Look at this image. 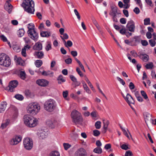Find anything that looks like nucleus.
Instances as JSON below:
<instances>
[{
	"instance_id": "4",
	"label": "nucleus",
	"mask_w": 156,
	"mask_h": 156,
	"mask_svg": "<svg viewBox=\"0 0 156 156\" xmlns=\"http://www.w3.org/2000/svg\"><path fill=\"white\" fill-rule=\"evenodd\" d=\"M56 106L55 101L53 99H50L45 102L44 104V108L46 110L52 112L55 109Z\"/></svg>"
},
{
	"instance_id": "48",
	"label": "nucleus",
	"mask_w": 156,
	"mask_h": 156,
	"mask_svg": "<svg viewBox=\"0 0 156 156\" xmlns=\"http://www.w3.org/2000/svg\"><path fill=\"white\" fill-rule=\"evenodd\" d=\"M63 146L64 149L66 150H68V149L70 148L71 146L70 144L67 143H64L63 144Z\"/></svg>"
},
{
	"instance_id": "26",
	"label": "nucleus",
	"mask_w": 156,
	"mask_h": 156,
	"mask_svg": "<svg viewBox=\"0 0 156 156\" xmlns=\"http://www.w3.org/2000/svg\"><path fill=\"white\" fill-rule=\"evenodd\" d=\"M18 115V110L16 108H14L13 112V114L12 116V122L17 118Z\"/></svg>"
},
{
	"instance_id": "12",
	"label": "nucleus",
	"mask_w": 156,
	"mask_h": 156,
	"mask_svg": "<svg viewBox=\"0 0 156 156\" xmlns=\"http://www.w3.org/2000/svg\"><path fill=\"white\" fill-rule=\"evenodd\" d=\"M75 156H87L86 151L83 148H80L75 152Z\"/></svg>"
},
{
	"instance_id": "41",
	"label": "nucleus",
	"mask_w": 156,
	"mask_h": 156,
	"mask_svg": "<svg viewBox=\"0 0 156 156\" xmlns=\"http://www.w3.org/2000/svg\"><path fill=\"white\" fill-rule=\"evenodd\" d=\"M101 122L99 121L96 122L95 124V126L97 129H99L101 127Z\"/></svg>"
},
{
	"instance_id": "13",
	"label": "nucleus",
	"mask_w": 156,
	"mask_h": 156,
	"mask_svg": "<svg viewBox=\"0 0 156 156\" xmlns=\"http://www.w3.org/2000/svg\"><path fill=\"white\" fill-rule=\"evenodd\" d=\"M36 83L39 86L43 87L47 86L49 83L48 81L44 79L37 80H36Z\"/></svg>"
},
{
	"instance_id": "20",
	"label": "nucleus",
	"mask_w": 156,
	"mask_h": 156,
	"mask_svg": "<svg viewBox=\"0 0 156 156\" xmlns=\"http://www.w3.org/2000/svg\"><path fill=\"white\" fill-rule=\"evenodd\" d=\"M34 55L36 56L37 58L39 59L43 58L44 55V52L42 51H35Z\"/></svg>"
},
{
	"instance_id": "43",
	"label": "nucleus",
	"mask_w": 156,
	"mask_h": 156,
	"mask_svg": "<svg viewBox=\"0 0 156 156\" xmlns=\"http://www.w3.org/2000/svg\"><path fill=\"white\" fill-rule=\"evenodd\" d=\"M73 45V43L70 40L67 41L65 45V46L67 48L68 47H71Z\"/></svg>"
},
{
	"instance_id": "53",
	"label": "nucleus",
	"mask_w": 156,
	"mask_h": 156,
	"mask_svg": "<svg viewBox=\"0 0 156 156\" xmlns=\"http://www.w3.org/2000/svg\"><path fill=\"white\" fill-rule=\"evenodd\" d=\"M133 155V153L130 151H126L125 154V156H132Z\"/></svg>"
},
{
	"instance_id": "31",
	"label": "nucleus",
	"mask_w": 156,
	"mask_h": 156,
	"mask_svg": "<svg viewBox=\"0 0 156 156\" xmlns=\"http://www.w3.org/2000/svg\"><path fill=\"white\" fill-rule=\"evenodd\" d=\"M10 120L9 119H6L5 122L2 123L1 126V128L2 129H4L6 127V126L9 124Z\"/></svg>"
},
{
	"instance_id": "63",
	"label": "nucleus",
	"mask_w": 156,
	"mask_h": 156,
	"mask_svg": "<svg viewBox=\"0 0 156 156\" xmlns=\"http://www.w3.org/2000/svg\"><path fill=\"white\" fill-rule=\"evenodd\" d=\"M123 12L126 17H128L129 16V12L128 10L124 9L123 10Z\"/></svg>"
},
{
	"instance_id": "27",
	"label": "nucleus",
	"mask_w": 156,
	"mask_h": 156,
	"mask_svg": "<svg viewBox=\"0 0 156 156\" xmlns=\"http://www.w3.org/2000/svg\"><path fill=\"white\" fill-rule=\"evenodd\" d=\"M42 74L43 76H48L51 77L53 76V73L51 72L50 71H44L42 72Z\"/></svg>"
},
{
	"instance_id": "30",
	"label": "nucleus",
	"mask_w": 156,
	"mask_h": 156,
	"mask_svg": "<svg viewBox=\"0 0 156 156\" xmlns=\"http://www.w3.org/2000/svg\"><path fill=\"white\" fill-rule=\"evenodd\" d=\"M57 80H58V84H61L62 83L66 81L62 75H60L58 76Z\"/></svg>"
},
{
	"instance_id": "24",
	"label": "nucleus",
	"mask_w": 156,
	"mask_h": 156,
	"mask_svg": "<svg viewBox=\"0 0 156 156\" xmlns=\"http://www.w3.org/2000/svg\"><path fill=\"white\" fill-rule=\"evenodd\" d=\"M7 104L5 102H3L0 104V113L3 112L5 110Z\"/></svg>"
},
{
	"instance_id": "59",
	"label": "nucleus",
	"mask_w": 156,
	"mask_h": 156,
	"mask_svg": "<svg viewBox=\"0 0 156 156\" xmlns=\"http://www.w3.org/2000/svg\"><path fill=\"white\" fill-rule=\"evenodd\" d=\"M90 115L92 117L96 118L97 117V112L93 111L91 113Z\"/></svg>"
},
{
	"instance_id": "25",
	"label": "nucleus",
	"mask_w": 156,
	"mask_h": 156,
	"mask_svg": "<svg viewBox=\"0 0 156 156\" xmlns=\"http://www.w3.org/2000/svg\"><path fill=\"white\" fill-rule=\"evenodd\" d=\"M15 60L16 61L17 63L19 65L21 66L23 65V61L21 57H18L16 56H15Z\"/></svg>"
},
{
	"instance_id": "44",
	"label": "nucleus",
	"mask_w": 156,
	"mask_h": 156,
	"mask_svg": "<svg viewBox=\"0 0 156 156\" xmlns=\"http://www.w3.org/2000/svg\"><path fill=\"white\" fill-rule=\"evenodd\" d=\"M76 71L80 77H82L83 76V73H82L79 67L76 68Z\"/></svg>"
},
{
	"instance_id": "5",
	"label": "nucleus",
	"mask_w": 156,
	"mask_h": 156,
	"mask_svg": "<svg viewBox=\"0 0 156 156\" xmlns=\"http://www.w3.org/2000/svg\"><path fill=\"white\" fill-rule=\"evenodd\" d=\"M40 109V106L35 103H31L29 104L27 107V112L33 115L36 114Z\"/></svg>"
},
{
	"instance_id": "22",
	"label": "nucleus",
	"mask_w": 156,
	"mask_h": 156,
	"mask_svg": "<svg viewBox=\"0 0 156 156\" xmlns=\"http://www.w3.org/2000/svg\"><path fill=\"white\" fill-rule=\"evenodd\" d=\"M47 133L44 131L41 130V132L38 133V136L40 139H44L47 136Z\"/></svg>"
},
{
	"instance_id": "49",
	"label": "nucleus",
	"mask_w": 156,
	"mask_h": 156,
	"mask_svg": "<svg viewBox=\"0 0 156 156\" xmlns=\"http://www.w3.org/2000/svg\"><path fill=\"white\" fill-rule=\"evenodd\" d=\"M144 24L147 25L150 24V19L149 18H146L144 20Z\"/></svg>"
},
{
	"instance_id": "28",
	"label": "nucleus",
	"mask_w": 156,
	"mask_h": 156,
	"mask_svg": "<svg viewBox=\"0 0 156 156\" xmlns=\"http://www.w3.org/2000/svg\"><path fill=\"white\" fill-rule=\"evenodd\" d=\"M51 33L50 32L47 31H42L41 33V37H48L50 36Z\"/></svg>"
},
{
	"instance_id": "2",
	"label": "nucleus",
	"mask_w": 156,
	"mask_h": 156,
	"mask_svg": "<svg viewBox=\"0 0 156 156\" xmlns=\"http://www.w3.org/2000/svg\"><path fill=\"white\" fill-rule=\"evenodd\" d=\"M23 121L25 124L29 127L36 126L38 123V121L35 118L30 115H26L24 116Z\"/></svg>"
},
{
	"instance_id": "56",
	"label": "nucleus",
	"mask_w": 156,
	"mask_h": 156,
	"mask_svg": "<svg viewBox=\"0 0 156 156\" xmlns=\"http://www.w3.org/2000/svg\"><path fill=\"white\" fill-rule=\"evenodd\" d=\"M65 62L68 64H70L72 63V59L71 58H68L65 60Z\"/></svg>"
},
{
	"instance_id": "60",
	"label": "nucleus",
	"mask_w": 156,
	"mask_h": 156,
	"mask_svg": "<svg viewBox=\"0 0 156 156\" xmlns=\"http://www.w3.org/2000/svg\"><path fill=\"white\" fill-rule=\"evenodd\" d=\"M1 39L4 42H6L7 41L6 38L3 35L0 36Z\"/></svg>"
},
{
	"instance_id": "14",
	"label": "nucleus",
	"mask_w": 156,
	"mask_h": 156,
	"mask_svg": "<svg viewBox=\"0 0 156 156\" xmlns=\"http://www.w3.org/2000/svg\"><path fill=\"white\" fill-rule=\"evenodd\" d=\"M125 101L130 106V104H134V101L132 97L129 94H127L126 97L123 96Z\"/></svg>"
},
{
	"instance_id": "6",
	"label": "nucleus",
	"mask_w": 156,
	"mask_h": 156,
	"mask_svg": "<svg viewBox=\"0 0 156 156\" xmlns=\"http://www.w3.org/2000/svg\"><path fill=\"white\" fill-rule=\"evenodd\" d=\"M11 61L9 57L6 54L2 53L0 55V65L6 67H9Z\"/></svg>"
},
{
	"instance_id": "62",
	"label": "nucleus",
	"mask_w": 156,
	"mask_h": 156,
	"mask_svg": "<svg viewBox=\"0 0 156 156\" xmlns=\"http://www.w3.org/2000/svg\"><path fill=\"white\" fill-rule=\"evenodd\" d=\"M22 55L24 57H25L26 56V50L25 48H23L21 51Z\"/></svg>"
},
{
	"instance_id": "47",
	"label": "nucleus",
	"mask_w": 156,
	"mask_h": 156,
	"mask_svg": "<svg viewBox=\"0 0 156 156\" xmlns=\"http://www.w3.org/2000/svg\"><path fill=\"white\" fill-rule=\"evenodd\" d=\"M149 43L151 47H154L156 44V42L152 39H151L149 40Z\"/></svg>"
},
{
	"instance_id": "58",
	"label": "nucleus",
	"mask_w": 156,
	"mask_h": 156,
	"mask_svg": "<svg viewBox=\"0 0 156 156\" xmlns=\"http://www.w3.org/2000/svg\"><path fill=\"white\" fill-rule=\"evenodd\" d=\"M141 43L143 46H146L148 44L147 41L145 40H141Z\"/></svg>"
},
{
	"instance_id": "8",
	"label": "nucleus",
	"mask_w": 156,
	"mask_h": 156,
	"mask_svg": "<svg viewBox=\"0 0 156 156\" xmlns=\"http://www.w3.org/2000/svg\"><path fill=\"white\" fill-rule=\"evenodd\" d=\"M27 33L29 36L31 38L35 41H37L38 37V34L35 29L29 28Z\"/></svg>"
},
{
	"instance_id": "17",
	"label": "nucleus",
	"mask_w": 156,
	"mask_h": 156,
	"mask_svg": "<svg viewBox=\"0 0 156 156\" xmlns=\"http://www.w3.org/2000/svg\"><path fill=\"white\" fill-rule=\"evenodd\" d=\"M111 10L109 14L111 16H116V14L118 13V8L115 5H112L111 6Z\"/></svg>"
},
{
	"instance_id": "51",
	"label": "nucleus",
	"mask_w": 156,
	"mask_h": 156,
	"mask_svg": "<svg viewBox=\"0 0 156 156\" xmlns=\"http://www.w3.org/2000/svg\"><path fill=\"white\" fill-rule=\"evenodd\" d=\"M117 80L121 83L122 85H124L125 84V82L122 79L119 77H117Z\"/></svg>"
},
{
	"instance_id": "9",
	"label": "nucleus",
	"mask_w": 156,
	"mask_h": 156,
	"mask_svg": "<svg viewBox=\"0 0 156 156\" xmlns=\"http://www.w3.org/2000/svg\"><path fill=\"white\" fill-rule=\"evenodd\" d=\"M126 28L129 31L134 32L135 29L134 22L132 20L128 21L126 25Z\"/></svg>"
},
{
	"instance_id": "40",
	"label": "nucleus",
	"mask_w": 156,
	"mask_h": 156,
	"mask_svg": "<svg viewBox=\"0 0 156 156\" xmlns=\"http://www.w3.org/2000/svg\"><path fill=\"white\" fill-rule=\"evenodd\" d=\"M154 65L152 62H150L148 64H147L145 67L147 69H151L153 67Z\"/></svg>"
},
{
	"instance_id": "15",
	"label": "nucleus",
	"mask_w": 156,
	"mask_h": 156,
	"mask_svg": "<svg viewBox=\"0 0 156 156\" xmlns=\"http://www.w3.org/2000/svg\"><path fill=\"white\" fill-rule=\"evenodd\" d=\"M10 1V0L7 1L4 5L5 9L9 13H11L12 12L13 7L9 3V2Z\"/></svg>"
},
{
	"instance_id": "54",
	"label": "nucleus",
	"mask_w": 156,
	"mask_h": 156,
	"mask_svg": "<svg viewBox=\"0 0 156 156\" xmlns=\"http://www.w3.org/2000/svg\"><path fill=\"white\" fill-rule=\"evenodd\" d=\"M133 11L136 14H138L140 12L139 8L137 7H135Z\"/></svg>"
},
{
	"instance_id": "55",
	"label": "nucleus",
	"mask_w": 156,
	"mask_h": 156,
	"mask_svg": "<svg viewBox=\"0 0 156 156\" xmlns=\"http://www.w3.org/2000/svg\"><path fill=\"white\" fill-rule=\"evenodd\" d=\"M119 32L121 34L123 35L124 34H126V29L124 27V28H122L120 30Z\"/></svg>"
},
{
	"instance_id": "19",
	"label": "nucleus",
	"mask_w": 156,
	"mask_h": 156,
	"mask_svg": "<svg viewBox=\"0 0 156 156\" xmlns=\"http://www.w3.org/2000/svg\"><path fill=\"white\" fill-rule=\"evenodd\" d=\"M70 78L71 80L74 83L75 87L80 85V83L77 81L76 78L73 75H70Z\"/></svg>"
},
{
	"instance_id": "39",
	"label": "nucleus",
	"mask_w": 156,
	"mask_h": 156,
	"mask_svg": "<svg viewBox=\"0 0 156 156\" xmlns=\"http://www.w3.org/2000/svg\"><path fill=\"white\" fill-rule=\"evenodd\" d=\"M20 76L21 79L23 80H24L26 78V73L25 72L22 71H21L20 74Z\"/></svg>"
},
{
	"instance_id": "32",
	"label": "nucleus",
	"mask_w": 156,
	"mask_h": 156,
	"mask_svg": "<svg viewBox=\"0 0 156 156\" xmlns=\"http://www.w3.org/2000/svg\"><path fill=\"white\" fill-rule=\"evenodd\" d=\"M104 124L103 128L104 129V133H105L106 131L107 130L108 126L109 124V122L108 121H106L105 122L104 119L103 120Z\"/></svg>"
},
{
	"instance_id": "16",
	"label": "nucleus",
	"mask_w": 156,
	"mask_h": 156,
	"mask_svg": "<svg viewBox=\"0 0 156 156\" xmlns=\"http://www.w3.org/2000/svg\"><path fill=\"white\" fill-rule=\"evenodd\" d=\"M47 125L51 128L55 127V126L57 124V122L54 119H49L46 122Z\"/></svg>"
},
{
	"instance_id": "3",
	"label": "nucleus",
	"mask_w": 156,
	"mask_h": 156,
	"mask_svg": "<svg viewBox=\"0 0 156 156\" xmlns=\"http://www.w3.org/2000/svg\"><path fill=\"white\" fill-rule=\"evenodd\" d=\"M73 121L76 124L81 125L83 122V118L81 113L76 110L72 112L71 114Z\"/></svg>"
},
{
	"instance_id": "1",
	"label": "nucleus",
	"mask_w": 156,
	"mask_h": 156,
	"mask_svg": "<svg viewBox=\"0 0 156 156\" xmlns=\"http://www.w3.org/2000/svg\"><path fill=\"white\" fill-rule=\"evenodd\" d=\"M25 11L29 13L34 14L35 11L34 3L32 0H25L21 4Z\"/></svg>"
},
{
	"instance_id": "46",
	"label": "nucleus",
	"mask_w": 156,
	"mask_h": 156,
	"mask_svg": "<svg viewBox=\"0 0 156 156\" xmlns=\"http://www.w3.org/2000/svg\"><path fill=\"white\" fill-rule=\"evenodd\" d=\"M93 135L94 136H97L99 135L100 132L97 130H94L93 131Z\"/></svg>"
},
{
	"instance_id": "21",
	"label": "nucleus",
	"mask_w": 156,
	"mask_h": 156,
	"mask_svg": "<svg viewBox=\"0 0 156 156\" xmlns=\"http://www.w3.org/2000/svg\"><path fill=\"white\" fill-rule=\"evenodd\" d=\"M145 120L146 123L147 125V124H150L151 123H153L154 120L152 119L151 116L149 114L148 115H146L144 118Z\"/></svg>"
},
{
	"instance_id": "37",
	"label": "nucleus",
	"mask_w": 156,
	"mask_h": 156,
	"mask_svg": "<svg viewBox=\"0 0 156 156\" xmlns=\"http://www.w3.org/2000/svg\"><path fill=\"white\" fill-rule=\"evenodd\" d=\"M140 93L141 95L143 96L144 98L145 99L147 100L148 101H149V99H148L147 96L144 90H141L140 91Z\"/></svg>"
},
{
	"instance_id": "64",
	"label": "nucleus",
	"mask_w": 156,
	"mask_h": 156,
	"mask_svg": "<svg viewBox=\"0 0 156 156\" xmlns=\"http://www.w3.org/2000/svg\"><path fill=\"white\" fill-rule=\"evenodd\" d=\"M71 54L73 57H76L77 55V52L76 51H72L71 52Z\"/></svg>"
},
{
	"instance_id": "7",
	"label": "nucleus",
	"mask_w": 156,
	"mask_h": 156,
	"mask_svg": "<svg viewBox=\"0 0 156 156\" xmlns=\"http://www.w3.org/2000/svg\"><path fill=\"white\" fill-rule=\"evenodd\" d=\"M23 145L26 149L28 150L31 149L33 146L32 140L29 138H25L23 140Z\"/></svg>"
},
{
	"instance_id": "61",
	"label": "nucleus",
	"mask_w": 156,
	"mask_h": 156,
	"mask_svg": "<svg viewBox=\"0 0 156 156\" xmlns=\"http://www.w3.org/2000/svg\"><path fill=\"white\" fill-rule=\"evenodd\" d=\"M129 87L130 90H133L135 86L133 83L131 82L129 84Z\"/></svg>"
},
{
	"instance_id": "34",
	"label": "nucleus",
	"mask_w": 156,
	"mask_h": 156,
	"mask_svg": "<svg viewBox=\"0 0 156 156\" xmlns=\"http://www.w3.org/2000/svg\"><path fill=\"white\" fill-rule=\"evenodd\" d=\"M42 61L40 60H37L35 62V64L37 67H40L42 64Z\"/></svg>"
},
{
	"instance_id": "57",
	"label": "nucleus",
	"mask_w": 156,
	"mask_h": 156,
	"mask_svg": "<svg viewBox=\"0 0 156 156\" xmlns=\"http://www.w3.org/2000/svg\"><path fill=\"white\" fill-rule=\"evenodd\" d=\"M126 19L124 18L120 19V22L122 24H125L126 23Z\"/></svg>"
},
{
	"instance_id": "50",
	"label": "nucleus",
	"mask_w": 156,
	"mask_h": 156,
	"mask_svg": "<svg viewBox=\"0 0 156 156\" xmlns=\"http://www.w3.org/2000/svg\"><path fill=\"white\" fill-rule=\"evenodd\" d=\"M83 87L84 90L87 92L88 93H90V89H89V88H88V86H87V85H85L84 86H83Z\"/></svg>"
},
{
	"instance_id": "35",
	"label": "nucleus",
	"mask_w": 156,
	"mask_h": 156,
	"mask_svg": "<svg viewBox=\"0 0 156 156\" xmlns=\"http://www.w3.org/2000/svg\"><path fill=\"white\" fill-rule=\"evenodd\" d=\"M49 156H60L59 152L57 151H54L51 152Z\"/></svg>"
},
{
	"instance_id": "18",
	"label": "nucleus",
	"mask_w": 156,
	"mask_h": 156,
	"mask_svg": "<svg viewBox=\"0 0 156 156\" xmlns=\"http://www.w3.org/2000/svg\"><path fill=\"white\" fill-rule=\"evenodd\" d=\"M138 56L144 62H147L149 60V56L146 54L139 53Z\"/></svg>"
},
{
	"instance_id": "11",
	"label": "nucleus",
	"mask_w": 156,
	"mask_h": 156,
	"mask_svg": "<svg viewBox=\"0 0 156 156\" xmlns=\"http://www.w3.org/2000/svg\"><path fill=\"white\" fill-rule=\"evenodd\" d=\"M18 84V82L16 80H13L10 82L9 83L8 91L11 92H13Z\"/></svg>"
},
{
	"instance_id": "52",
	"label": "nucleus",
	"mask_w": 156,
	"mask_h": 156,
	"mask_svg": "<svg viewBox=\"0 0 156 156\" xmlns=\"http://www.w3.org/2000/svg\"><path fill=\"white\" fill-rule=\"evenodd\" d=\"M74 12L75 13V14L76 15L77 17V18L79 20H80V16L79 14V13L77 11V10L76 9H75L74 10Z\"/></svg>"
},
{
	"instance_id": "29",
	"label": "nucleus",
	"mask_w": 156,
	"mask_h": 156,
	"mask_svg": "<svg viewBox=\"0 0 156 156\" xmlns=\"http://www.w3.org/2000/svg\"><path fill=\"white\" fill-rule=\"evenodd\" d=\"M84 76L85 77V80L86 81V82H87L88 84L89 85L90 88L93 91H95V90L94 88V87L92 85V84L90 81L89 80L88 78L85 75Z\"/></svg>"
},
{
	"instance_id": "33",
	"label": "nucleus",
	"mask_w": 156,
	"mask_h": 156,
	"mask_svg": "<svg viewBox=\"0 0 156 156\" xmlns=\"http://www.w3.org/2000/svg\"><path fill=\"white\" fill-rule=\"evenodd\" d=\"M25 33V31L22 28L20 29L17 31V34L19 37H21L23 36Z\"/></svg>"
},
{
	"instance_id": "45",
	"label": "nucleus",
	"mask_w": 156,
	"mask_h": 156,
	"mask_svg": "<svg viewBox=\"0 0 156 156\" xmlns=\"http://www.w3.org/2000/svg\"><path fill=\"white\" fill-rule=\"evenodd\" d=\"M15 97L16 99L19 100H22L23 99V96L20 94H17L15 96Z\"/></svg>"
},
{
	"instance_id": "38",
	"label": "nucleus",
	"mask_w": 156,
	"mask_h": 156,
	"mask_svg": "<svg viewBox=\"0 0 156 156\" xmlns=\"http://www.w3.org/2000/svg\"><path fill=\"white\" fill-rule=\"evenodd\" d=\"M94 152L95 153L100 154L102 152L101 148L100 147H97L94 150Z\"/></svg>"
},
{
	"instance_id": "36",
	"label": "nucleus",
	"mask_w": 156,
	"mask_h": 156,
	"mask_svg": "<svg viewBox=\"0 0 156 156\" xmlns=\"http://www.w3.org/2000/svg\"><path fill=\"white\" fill-rule=\"evenodd\" d=\"M51 49V43L50 41H48L47 42V45L45 49L47 51H48Z\"/></svg>"
},
{
	"instance_id": "23",
	"label": "nucleus",
	"mask_w": 156,
	"mask_h": 156,
	"mask_svg": "<svg viewBox=\"0 0 156 156\" xmlns=\"http://www.w3.org/2000/svg\"><path fill=\"white\" fill-rule=\"evenodd\" d=\"M34 49L37 50H40L42 48V44L39 42H37L34 47Z\"/></svg>"
},
{
	"instance_id": "42",
	"label": "nucleus",
	"mask_w": 156,
	"mask_h": 156,
	"mask_svg": "<svg viewBox=\"0 0 156 156\" xmlns=\"http://www.w3.org/2000/svg\"><path fill=\"white\" fill-rule=\"evenodd\" d=\"M12 48L14 51L16 52H18L20 51V48L17 45H13L12 46Z\"/></svg>"
},
{
	"instance_id": "10",
	"label": "nucleus",
	"mask_w": 156,
	"mask_h": 156,
	"mask_svg": "<svg viewBox=\"0 0 156 156\" xmlns=\"http://www.w3.org/2000/svg\"><path fill=\"white\" fill-rule=\"evenodd\" d=\"M22 139L21 136H14L9 141V143L12 145H16L21 141Z\"/></svg>"
}]
</instances>
